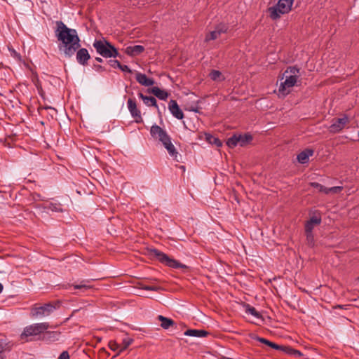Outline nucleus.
Listing matches in <instances>:
<instances>
[{
    "label": "nucleus",
    "instance_id": "19",
    "mask_svg": "<svg viewBox=\"0 0 359 359\" xmlns=\"http://www.w3.org/2000/svg\"><path fill=\"white\" fill-rule=\"evenodd\" d=\"M138 97L142 100L143 102L147 105V106H152V107H155L156 108H157L158 109V106L157 104V102H156V100L155 97H151V96H147V95H144L143 93H138Z\"/></svg>",
    "mask_w": 359,
    "mask_h": 359
},
{
    "label": "nucleus",
    "instance_id": "15",
    "mask_svg": "<svg viewBox=\"0 0 359 359\" xmlns=\"http://www.w3.org/2000/svg\"><path fill=\"white\" fill-rule=\"evenodd\" d=\"M144 50V47L141 45L130 46L126 48L125 53L131 57L137 56Z\"/></svg>",
    "mask_w": 359,
    "mask_h": 359
},
{
    "label": "nucleus",
    "instance_id": "16",
    "mask_svg": "<svg viewBox=\"0 0 359 359\" xmlns=\"http://www.w3.org/2000/svg\"><path fill=\"white\" fill-rule=\"evenodd\" d=\"M314 151L311 149H306L301 151L297 155V161L302 164L306 163L309 161V157L313 156Z\"/></svg>",
    "mask_w": 359,
    "mask_h": 359
},
{
    "label": "nucleus",
    "instance_id": "7",
    "mask_svg": "<svg viewBox=\"0 0 359 359\" xmlns=\"http://www.w3.org/2000/svg\"><path fill=\"white\" fill-rule=\"evenodd\" d=\"M149 255L156 258L159 262L165 264L166 266L173 269H187V266L178 261L170 258L164 252L156 249L152 248L149 250Z\"/></svg>",
    "mask_w": 359,
    "mask_h": 359
},
{
    "label": "nucleus",
    "instance_id": "26",
    "mask_svg": "<svg viewBox=\"0 0 359 359\" xmlns=\"http://www.w3.org/2000/svg\"><path fill=\"white\" fill-rule=\"evenodd\" d=\"M254 339L261 343H263L276 350H278V348L280 345L277 344H275L272 341H270L269 340L265 339V338H262V337H259L258 336H256L254 337Z\"/></svg>",
    "mask_w": 359,
    "mask_h": 359
},
{
    "label": "nucleus",
    "instance_id": "38",
    "mask_svg": "<svg viewBox=\"0 0 359 359\" xmlns=\"http://www.w3.org/2000/svg\"><path fill=\"white\" fill-rule=\"evenodd\" d=\"M6 344L0 341V359H5V356L3 353L6 351Z\"/></svg>",
    "mask_w": 359,
    "mask_h": 359
},
{
    "label": "nucleus",
    "instance_id": "11",
    "mask_svg": "<svg viewBox=\"0 0 359 359\" xmlns=\"http://www.w3.org/2000/svg\"><path fill=\"white\" fill-rule=\"evenodd\" d=\"M61 332L59 331H49L46 330L43 332L41 340L47 343H53L60 338Z\"/></svg>",
    "mask_w": 359,
    "mask_h": 359
},
{
    "label": "nucleus",
    "instance_id": "44",
    "mask_svg": "<svg viewBox=\"0 0 359 359\" xmlns=\"http://www.w3.org/2000/svg\"><path fill=\"white\" fill-rule=\"evenodd\" d=\"M190 111H194V112H198V109H196V108H191V109H190Z\"/></svg>",
    "mask_w": 359,
    "mask_h": 359
},
{
    "label": "nucleus",
    "instance_id": "2",
    "mask_svg": "<svg viewBox=\"0 0 359 359\" xmlns=\"http://www.w3.org/2000/svg\"><path fill=\"white\" fill-rule=\"evenodd\" d=\"M150 134L154 140H157L162 143L171 157L175 161H179L177 159L178 152L172 143L170 135L164 129L156 124H154L151 127Z\"/></svg>",
    "mask_w": 359,
    "mask_h": 359
},
{
    "label": "nucleus",
    "instance_id": "22",
    "mask_svg": "<svg viewBox=\"0 0 359 359\" xmlns=\"http://www.w3.org/2000/svg\"><path fill=\"white\" fill-rule=\"evenodd\" d=\"M157 319L161 323V327L165 330H168L175 324V322L172 319L166 318L162 315H158Z\"/></svg>",
    "mask_w": 359,
    "mask_h": 359
},
{
    "label": "nucleus",
    "instance_id": "25",
    "mask_svg": "<svg viewBox=\"0 0 359 359\" xmlns=\"http://www.w3.org/2000/svg\"><path fill=\"white\" fill-rule=\"evenodd\" d=\"M205 139L210 144H214L217 147H220L222 145L221 140L211 134H205Z\"/></svg>",
    "mask_w": 359,
    "mask_h": 359
},
{
    "label": "nucleus",
    "instance_id": "31",
    "mask_svg": "<svg viewBox=\"0 0 359 359\" xmlns=\"http://www.w3.org/2000/svg\"><path fill=\"white\" fill-rule=\"evenodd\" d=\"M209 76L212 81H222L224 79L222 77V73L218 70H212Z\"/></svg>",
    "mask_w": 359,
    "mask_h": 359
},
{
    "label": "nucleus",
    "instance_id": "33",
    "mask_svg": "<svg viewBox=\"0 0 359 359\" xmlns=\"http://www.w3.org/2000/svg\"><path fill=\"white\" fill-rule=\"evenodd\" d=\"M109 347L111 350L115 351H118L120 350L121 348V345L118 343H116V341H110L109 342Z\"/></svg>",
    "mask_w": 359,
    "mask_h": 359
},
{
    "label": "nucleus",
    "instance_id": "39",
    "mask_svg": "<svg viewBox=\"0 0 359 359\" xmlns=\"http://www.w3.org/2000/svg\"><path fill=\"white\" fill-rule=\"evenodd\" d=\"M119 69H121L122 72H127V73H132V71L131 69H130V67L128 66V65H123L121 64V67H119Z\"/></svg>",
    "mask_w": 359,
    "mask_h": 359
},
{
    "label": "nucleus",
    "instance_id": "6",
    "mask_svg": "<svg viewBox=\"0 0 359 359\" xmlns=\"http://www.w3.org/2000/svg\"><path fill=\"white\" fill-rule=\"evenodd\" d=\"M96 52L105 58L116 57L119 55L118 50L105 39L95 40L93 44Z\"/></svg>",
    "mask_w": 359,
    "mask_h": 359
},
{
    "label": "nucleus",
    "instance_id": "41",
    "mask_svg": "<svg viewBox=\"0 0 359 359\" xmlns=\"http://www.w3.org/2000/svg\"><path fill=\"white\" fill-rule=\"evenodd\" d=\"M94 67L97 71H104V68L100 65H95Z\"/></svg>",
    "mask_w": 359,
    "mask_h": 359
},
{
    "label": "nucleus",
    "instance_id": "30",
    "mask_svg": "<svg viewBox=\"0 0 359 359\" xmlns=\"http://www.w3.org/2000/svg\"><path fill=\"white\" fill-rule=\"evenodd\" d=\"M48 209L53 212H62L65 210L60 203H51L48 206Z\"/></svg>",
    "mask_w": 359,
    "mask_h": 359
},
{
    "label": "nucleus",
    "instance_id": "42",
    "mask_svg": "<svg viewBox=\"0 0 359 359\" xmlns=\"http://www.w3.org/2000/svg\"><path fill=\"white\" fill-rule=\"evenodd\" d=\"M12 53L15 56L20 57V55L15 50H13Z\"/></svg>",
    "mask_w": 359,
    "mask_h": 359
},
{
    "label": "nucleus",
    "instance_id": "9",
    "mask_svg": "<svg viewBox=\"0 0 359 359\" xmlns=\"http://www.w3.org/2000/svg\"><path fill=\"white\" fill-rule=\"evenodd\" d=\"M127 107L131 116L135 119L137 123L143 121L141 111L138 109L136 101L132 98H129L127 101Z\"/></svg>",
    "mask_w": 359,
    "mask_h": 359
},
{
    "label": "nucleus",
    "instance_id": "5",
    "mask_svg": "<svg viewBox=\"0 0 359 359\" xmlns=\"http://www.w3.org/2000/svg\"><path fill=\"white\" fill-rule=\"evenodd\" d=\"M294 0H279L278 3L267 8V13L273 20H276L282 15L288 13L292 10Z\"/></svg>",
    "mask_w": 359,
    "mask_h": 359
},
{
    "label": "nucleus",
    "instance_id": "4",
    "mask_svg": "<svg viewBox=\"0 0 359 359\" xmlns=\"http://www.w3.org/2000/svg\"><path fill=\"white\" fill-rule=\"evenodd\" d=\"M50 327V325L47 322L27 325L24 328L23 332L20 334V338L27 342L36 339L41 340L43 332Z\"/></svg>",
    "mask_w": 359,
    "mask_h": 359
},
{
    "label": "nucleus",
    "instance_id": "8",
    "mask_svg": "<svg viewBox=\"0 0 359 359\" xmlns=\"http://www.w3.org/2000/svg\"><path fill=\"white\" fill-rule=\"evenodd\" d=\"M59 301L49 302L44 305L33 309L32 314L34 317H43L50 315L55 309L60 307Z\"/></svg>",
    "mask_w": 359,
    "mask_h": 359
},
{
    "label": "nucleus",
    "instance_id": "36",
    "mask_svg": "<svg viewBox=\"0 0 359 359\" xmlns=\"http://www.w3.org/2000/svg\"><path fill=\"white\" fill-rule=\"evenodd\" d=\"M109 65L113 67V68H118L121 67V63L117 60H109L108 61Z\"/></svg>",
    "mask_w": 359,
    "mask_h": 359
},
{
    "label": "nucleus",
    "instance_id": "24",
    "mask_svg": "<svg viewBox=\"0 0 359 359\" xmlns=\"http://www.w3.org/2000/svg\"><path fill=\"white\" fill-rule=\"evenodd\" d=\"M244 308L246 313L250 314L256 318H262V315L253 306L246 304L244 305Z\"/></svg>",
    "mask_w": 359,
    "mask_h": 359
},
{
    "label": "nucleus",
    "instance_id": "35",
    "mask_svg": "<svg viewBox=\"0 0 359 359\" xmlns=\"http://www.w3.org/2000/svg\"><path fill=\"white\" fill-rule=\"evenodd\" d=\"M342 189H343V187H339V186L332 187L331 188H327V194H328L330 192H332V193H334V194L339 193Z\"/></svg>",
    "mask_w": 359,
    "mask_h": 359
},
{
    "label": "nucleus",
    "instance_id": "34",
    "mask_svg": "<svg viewBox=\"0 0 359 359\" xmlns=\"http://www.w3.org/2000/svg\"><path fill=\"white\" fill-rule=\"evenodd\" d=\"M306 240H307L308 244L311 246H313L314 245V238H313V231L306 232Z\"/></svg>",
    "mask_w": 359,
    "mask_h": 359
},
{
    "label": "nucleus",
    "instance_id": "45",
    "mask_svg": "<svg viewBox=\"0 0 359 359\" xmlns=\"http://www.w3.org/2000/svg\"><path fill=\"white\" fill-rule=\"evenodd\" d=\"M3 289H4V286H3V285L0 283V293L3 291Z\"/></svg>",
    "mask_w": 359,
    "mask_h": 359
},
{
    "label": "nucleus",
    "instance_id": "13",
    "mask_svg": "<svg viewBox=\"0 0 359 359\" xmlns=\"http://www.w3.org/2000/svg\"><path fill=\"white\" fill-rule=\"evenodd\" d=\"M168 109L171 114L176 118L181 120L184 118V113L180 108L176 100H170L168 104Z\"/></svg>",
    "mask_w": 359,
    "mask_h": 359
},
{
    "label": "nucleus",
    "instance_id": "28",
    "mask_svg": "<svg viewBox=\"0 0 359 359\" xmlns=\"http://www.w3.org/2000/svg\"><path fill=\"white\" fill-rule=\"evenodd\" d=\"M239 139L238 138V134H235L229 137L226 141V144L229 147L233 148L238 145Z\"/></svg>",
    "mask_w": 359,
    "mask_h": 359
},
{
    "label": "nucleus",
    "instance_id": "18",
    "mask_svg": "<svg viewBox=\"0 0 359 359\" xmlns=\"http://www.w3.org/2000/svg\"><path fill=\"white\" fill-rule=\"evenodd\" d=\"M321 223V217L313 216L305 224V232H311L316 225H319Z\"/></svg>",
    "mask_w": 359,
    "mask_h": 359
},
{
    "label": "nucleus",
    "instance_id": "20",
    "mask_svg": "<svg viewBox=\"0 0 359 359\" xmlns=\"http://www.w3.org/2000/svg\"><path fill=\"white\" fill-rule=\"evenodd\" d=\"M208 332L204 330H187L184 334L194 337H205L208 335Z\"/></svg>",
    "mask_w": 359,
    "mask_h": 359
},
{
    "label": "nucleus",
    "instance_id": "29",
    "mask_svg": "<svg viewBox=\"0 0 359 359\" xmlns=\"http://www.w3.org/2000/svg\"><path fill=\"white\" fill-rule=\"evenodd\" d=\"M88 283V280H83L81 282L80 284L73 285V287L74 289L83 290V291H85V290H87L91 288V286L87 284Z\"/></svg>",
    "mask_w": 359,
    "mask_h": 359
},
{
    "label": "nucleus",
    "instance_id": "1",
    "mask_svg": "<svg viewBox=\"0 0 359 359\" xmlns=\"http://www.w3.org/2000/svg\"><path fill=\"white\" fill-rule=\"evenodd\" d=\"M56 24L55 35L57 40L60 41L58 45L59 50L68 57H71L76 53L77 62L81 65L86 66L90 55L86 48H79L81 46L80 39L76 30L67 27L62 21H57Z\"/></svg>",
    "mask_w": 359,
    "mask_h": 359
},
{
    "label": "nucleus",
    "instance_id": "10",
    "mask_svg": "<svg viewBox=\"0 0 359 359\" xmlns=\"http://www.w3.org/2000/svg\"><path fill=\"white\" fill-rule=\"evenodd\" d=\"M348 123V117L344 115L343 117L334 119L332 123L329 127L330 133H337L340 132Z\"/></svg>",
    "mask_w": 359,
    "mask_h": 359
},
{
    "label": "nucleus",
    "instance_id": "46",
    "mask_svg": "<svg viewBox=\"0 0 359 359\" xmlns=\"http://www.w3.org/2000/svg\"><path fill=\"white\" fill-rule=\"evenodd\" d=\"M223 359H233V358H228V357H224Z\"/></svg>",
    "mask_w": 359,
    "mask_h": 359
},
{
    "label": "nucleus",
    "instance_id": "32",
    "mask_svg": "<svg viewBox=\"0 0 359 359\" xmlns=\"http://www.w3.org/2000/svg\"><path fill=\"white\" fill-rule=\"evenodd\" d=\"M311 187L317 189L320 192L327 194V188L320 184L318 182H311Z\"/></svg>",
    "mask_w": 359,
    "mask_h": 359
},
{
    "label": "nucleus",
    "instance_id": "27",
    "mask_svg": "<svg viewBox=\"0 0 359 359\" xmlns=\"http://www.w3.org/2000/svg\"><path fill=\"white\" fill-rule=\"evenodd\" d=\"M133 339L130 337H126L123 339L121 345V348L119 351H118L116 355H118L121 352L127 349V348L133 342Z\"/></svg>",
    "mask_w": 359,
    "mask_h": 359
},
{
    "label": "nucleus",
    "instance_id": "43",
    "mask_svg": "<svg viewBox=\"0 0 359 359\" xmlns=\"http://www.w3.org/2000/svg\"><path fill=\"white\" fill-rule=\"evenodd\" d=\"M95 60L98 62H102L103 60L101 57H95Z\"/></svg>",
    "mask_w": 359,
    "mask_h": 359
},
{
    "label": "nucleus",
    "instance_id": "3",
    "mask_svg": "<svg viewBox=\"0 0 359 359\" xmlns=\"http://www.w3.org/2000/svg\"><path fill=\"white\" fill-rule=\"evenodd\" d=\"M299 69L295 66L289 67L285 71L281 79L285 77L284 81L280 82L278 88V96L285 97L290 93V88L293 87L299 77Z\"/></svg>",
    "mask_w": 359,
    "mask_h": 359
},
{
    "label": "nucleus",
    "instance_id": "37",
    "mask_svg": "<svg viewBox=\"0 0 359 359\" xmlns=\"http://www.w3.org/2000/svg\"><path fill=\"white\" fill-rule=\"evenodd\" d=\"M142 289L144 290H148V291H158L160 287H157V286H151V285H142Z\"/></svg>",
    "mask_w": 359,
    "mask_h": 359
},
{
    "label": "nucleus",
    "instance_id": "12",
    "mask_svg": "<svg viewBox=\"0 0 359 359\" xmlns=\"http://www.w3.org/2000/svg\"><path fill=\"white\" fill-rule=\"evenodd\" d=\"M227 26L224 24L218 25L213 31H211L206 35L205 41H209L217 39L222 33H225L227 31Z\"/></svg>",
    "mask_w": 359,
    "mask_h": 359
},
{
    "label": "nucleus",
    "instance_id": "21",
    "mask_svg": "<svg viewBox=\"0 0 359 359\" xmlns=\"http://www.w3.org/2000/svg\"><path fill=\"white\" fill-rule=\"evenodd\" d=\"M151 93H153L156 97L161 100H166L169 96L168 92L164 90L160 89L158 87H153L151 89Z\"/></svg>",
    "mask_w": 359,
    "mask_h": 359
},
{
    "label": "nucleus",
    "instance_id": "23",
    "mask_svg": "<svg viewBox=\"0 0 359 359\" xmlns=\"http://www.w3.org/2000/svg\"><path fill=\"white\" fill-rule=\"evenodd\" d=\"M238 138L239 139L238 145L241 147H245L252 140V136L250 134H238Z\"/></svg>",
    "mask_w": 359,
    "mask_h": 359
},
{
    "label": "nucleus",
    "instance_id": "17",
    "mask_svg": "<svg viewBox=\"0 0 359 359\" xmlns=\"http://www.w3.org/2000/svg\"><path fill=\"white\" fill-rule=\"evenodd\" d=\"M135 78L137 81L142 86L149 87L154 84V79L147 78L144 74L138 72L136 74Z\"/></svg>",
    "mask_w": 359,
    "mask_h": 359
},
{
    "label": "nucleus",
    "instance_id": "40",
    "mask_svg": "<svg viewBox=\"0 0 359 359\" xmlns=\"http://www.w3.org/2000/svg\"><path fill=\"white\" fill-rule=\"evenodd\" d=\"M58 359H69V355L68 351H64L61 353V354L59 355Z\"/></svg>",
    "mask_w": 359,
    "mask_h": 359
},
{
    "label": "nucleus",
    "instance_id": "14",
    "mask_svg": "<svg viewBox=\"0 0 359 359\" xmlns=\"http://www.w3.org/2000/svg\"><path fill=\"white\" fill-rule=\"evenodd\" d=\"M279 347L280 348H278V351L288 355L293 356L294 358H299L303 355V354L299 351L294 349L290 346L280 345Z\"/></svg>",
    "mask_w": 359,
    "mask_h": 359
}]
</instances>
